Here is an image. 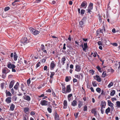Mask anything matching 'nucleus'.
<instances>
[{
    "label": "nucleus",
    "instance_id": "nucleus-1",
    "mask_svg": "<svg viewBox=\"0 0 120 120\" xmlns=\"http://www.w3.org/2000/svg\"><path fill=\"white\" fill-rule=\"evenodd\" d=\"M101 112L102 114H103L104 113V110L103 108H105L106 105V103L104 101H101Z\"/></svg>",
    "mask_w": 120,
    "mask_h": 120
},
{
    "label": "nucleus",
    "instance_id": "nucleus-2",
    "mask_svg": "<svg viewBox=\"0 0 120 120\" xmlns=\"http://www.w3.org/2000/svg\"><path fill=\"white\" fill-rule=\"evenodd\" d=\"M30 32L33 34L36 35L38 34L39 33V32L37 30H36L32 28H30Z\"/></svg>",
    "mask_w": 120,
    "mask_h": 120
},
{
    "label": "nucleus",
    "instance_id": "nucleus-3",
    "mask_svg": "<svg viewBox=\"0 0 120 120\" xmlns=\"http://www.w3.org/2000/svg\"><path fill=\"white\" fill-rule=\"evenodd\" d=\"M7 66L9 69L14 68L15 67V65L9 62L8 63Z\"/></svg>",
    "mask_w": 120,
    "mask_h": 120
},
{
    "label": "nucleus",
    "instance_id": "nucleus-4",
    "mask_svg": "<svg viewBox=\"0 0 120 120\" xmlns=\"http://www.w3.org/2000/svg\"><path fill=\"white\" fill-rule=\"evenodd\" d=\"M10 71V70L7 68L5 67L2 70V73L6 74L9 73Z\"/></svg>",
    "mask_w": 120,
    "mask_h": 120
},
{
    "label": "nucleus",
    "instance_id": "nucleus-5",
    "mask_svg": "<svg viewBox=\"0 0 120 120\" xmlns=\"http://www.w3.org/2000/svg\"><path fill=\"white\" fill-rule=\"evenodd\" d=\"M75 70L76 71L79 72L81 70V66L78 64H76L75 65Z\"/></svg>",
    "mask_w": 120,
    "mask_h": 120
},
{
    "label": "nucleus",
    "instance_id": "nucleus-6",
    "mask_svg": "<svg viewBox=\"0 0 120 120\" xmlns=\"http://www.w3.org/2000/svg\"><path fill=\"white\" fill-rule=\"evenodd\" d=\"M48 102L45 100H42L41 101L40 104L42 105H48Z\"/></svg>",
    "mask_w": 120,
    "mask_h": 120
},
{
    "label": "nucleus",
    "instance_id": "nucleus-7",
    "mask_svg": "<svg viewBox=\"0 0 120 120\" xmlns=\"http://www.w3.org/2000/svg\"><path fill=\"white\" fill-rule=\"evenodd\" d=\"M107 101L108 105L111 107L112 110H113L114 109L113 104L112 103L111 101L109 100H108Z\"/></svg>",
    "mask_w": 120,
    "mask_h": 120
},
{
    "label": "nucleus",
    "instance_id": "nucleus-8",
    "mask_svg": "<svg viewBox=\"0 0 120 120\" xmlns=\"http://www.w3.org/2000/svg\"><path fill=\"white\" fill-rule=\"evenodd\" d=\"M21 42L22 43H27L28 42V41L27 40V39L26 38H22L21 40Z\"/></svg>",
    "mask_w": 120,
    "mask_h": 120
},
{
    "label": "nucleus",
    "instance_id": "nucleus-9",
    "mask_svg": "<svg viewBox=\"0 0 120 120\" xmlns=\"http://www.w3.org/2000/svg\"><path fill=\"white\" fill-rule=\"evenodd\" d=\"M71 89L70 88V85H68L67 86V89L66 90V94L67 93H69L71 91Z\"/></svg>",
    "mask_w": 120,
    "mask_h": 120
},
{
    "label": "nucleus",
    "instance_id": "nucleus-10",
    "mask_svg": "<svg viewBox=\"0 0 120 120\" xmlns=\"http://www.w3.org/2000/svg\"><path fill=\"white\" fill-rule=\"evenodd\" d=\"M23 99L28 101H30V97L28 95H25L23 97Z\"/></svg>",
    "mask_w": 120,
    "mask_h": 120
},
{
    "label": "nucleus",
    "instance_id": "nucleus-11",
    "mask_svg": "<svg viewBox=\"0 0 120 120\" xmlns=\"http://www.w3.org/2000/svg\"><path fill=\"white\" fill-rule=\"evenodd\" d=\"M11 98L10 97H8L5 100V101L8 104L10 103L11 102Z\"/></svg>",
    "mask_w": 120,
    "mask_h": 120
},
{
    "label": "nucleus",
    "instance_id": "nucleus-12",
    "mask_svg": "<svg viewBox=\"0 0 120 120\" xmlns=\"http://www.w3.org/2000/svg\"><path fill=\"white\" fill-rule=\"evenodd\" d=\"M94 78L98 82H100L101 81V78L98 75H96L95 77H94Z\"/></svg>",
    "mask_w": 120,
    "mask_h": 120
},
{
    "label": "nucleus",
    "instance_id": "nucleus-13",
    "mask_svg": "<svg viewBox=\"0 0 120 120\" xmlns=\"http://www.w3.org/2000/svg\"><path fill=\"white\" fill-rule=\"evenodd\" d=\"M15 83V81L14 80H12L11 81L9 84V88L10 89H11L12 87Z\"/></svg>",
    "mask_w": 120,
    "mask_h": 120
},
{
    "label": "nucleus",
    "instance_id": "nucleus-14",
    "mask_svg": "<svg viewBox=\"0 0 120 120\" xmlns=\"http://www.w3.org/2000/svg\"><path fill=\"white\" fill-rule=\"evenodd\" d=\"M61 85L62 86V92L63 93L66 94V88L64 85L63 84H61Z\"/></svg>",
    "mask_w": 120,
    "mask_h": 120
},
{
    "label": "nucleus",
    "instance_id": "nucleus-15",
    "mask_svg": "<svg viewBox=\"0 0 120 120\" xmlns=\"http://www.w3.org/2000/svg\"><path fill=\"white\" fill-rule=\"evenodd\" d=\"M54 61H53L51 62L50 65V69L51 70H52L53 69L54 67L55 66V64H54Z\"/></svg>",
    "mask_w": 120,
    "mask_h": 120
},
{
    "label": "nucleus",
    "instance_id": "nucleus-16",
    "mask_svg": "<svg viewBox=\"0 0 120 120\" xmlns=\"http://www.w3.org/2000/svg\"><path fill=\"white\" fill-rule=\"evenodd\" d=\"M41 49L42 50V51L45 53H47V51L46 50H45V47L44 45L42 44L41 45Z\"/></svg>",
    "mask_w": 120,
    "mask_h": 120
},
{
    "label": "nucleus",
    "instance_id": "nucleus-17",
    "mask_svg": "<svg viewBox=\"0 0 120 120\" xmlns=\"http://www.w3.org/2000/svg\"><path fill=\"white\" fill-rule=\"evenodd\" d=\"M81 6L82 7H83L84 8H86L87 6V3L85 1L83 2L81 4Z\"/></svg>",
    "mask_w": 120,
    "mask_h": 120
},
{
    "label": "nucleus",
    "instance_id": "nucleus-18",
    "mask_svg": "<svg viewBox=\"0 0 120 120\" xmlns=\"http://www.w3.org/2000/svg\"><path fill=\"white\" fill-rule=\"evenodd\" d=\"M64 106L63 108L64 109H66L67 108V102L66 100H64V101L63 103Z\"/></svg>",
    "mask_w": 120,
    "mask_h": 120
},
{
    "label": "nucleus",
    "instance_id": "nucleus-19",
    "mask_svg": "<svg viewBox=\"0 0 120 120\" xmlns=\"http://www.w3.org/2000/svg\"><path fill=\"white\" fill-rule=\"evenodd\" d=\"M85 23V21L81 20L79 22V25L80 27H82L83 26V25Z\"/></svg>",
    "mask_w": 120,
    "mask_h": 120
},
{
    "label": "nucleus",
    "instance_id": "nucleus-20",
    "mask_svg": "<svg viewBox=\"0 0 120 120\" xmlns=\"http://www.w3.org/2000/svg\"><path fill=\"white\" fill-rule=\"evenodd\" d=\"M66 57L65 56H64L61 59V62L63 65H64L65 63V61L66 60Z\"/></svg>",
    "mask_w": 120,
    "mask_h": 120
},
{
    "label": "nucleus",
    "instance_id": "nucleus-21",
    "mask_svg": "<svg viewBox=\"0 0 120 120\" xmlns=\"http://www.w3.org/2000/svg\"><path fill=\"white\" fill-rule=\"evenodd\" d=\"M77 103L76 101L75 100H74L71 102V105L73 106H76L77 104Z\"/></svg>",
    "mask_w": 120,
    "mask_h": 120
},
{
    "label": "nucleus",
    "instance_id": "nucleus-22",
    "mask_svg": "<svg viewBox=\"0 0 120 120\" xmlns=\"http://www.w3.org/2000/svg\"><path fill=\"white\" fill-rule=\"evenodd\" d=\"M91 112L92 113H94V115L96 116L97 115V113L96 109H93L91 110Z\"/></svg>",
    "mask_w": 120,
    "mask_h": 120
},
{
    "label": "nucleus",
    "instance_id": "nucleus-23",
    "mask_svg": "<svg viewBox=\"0 0 120 120\" xmlns=\"http://www.w3.org/2000/svg\"><path fill=\"white\" fill-rule=\"evenodd\" d=\"M93 4L92 3H90V4L88 9L91 10H92L93 8Z\"/></svg>",
    "mask_w": 120,
    "mask_h": 120
},
{
    "label": "nucleus",
    "instance_id": "nucleus-24",
    "mask_svg": "<svg viewBox=\"0 0 120 120\" xmlns=\"http://www.w3.org/2000/svg\"><path fill=\"white\" fill-rule=\"evenodd\" d=\"M5 93L7 96H11L12 95V94L10 92L7 91V90L6 91Z\"/></svg>",
    "mask_w": 120,
    "mask_h": 120
},
{
    "label": "nucleus",
    "instance_id": "nucleus-25",
    "mask_svg": "<svg viewBox=\"0 0 120 120\" xmlns=\"http://www.w3.org/2000/svg\"><path fill=\"white\" fill-rule=\"evenodd\" d=\"M19 85V83L18 82H17L14 87V89L16 90H17L18 89V87Z\"/></svg>",
    "mask_w": 120,
    "mask_h": 120
},
{
    "label": "nucleus",
    "instance_id": "nucleus-26",
    "mask_svg": "<svg viewBox=\"0 0 120 120\" xmlns=\"http://www.w3.org/2000/svg\"><path fill=\"white\" fill-rule=\"evenodd\" d=\"M116 107L117 108H120V101H117L116 102Z\"/></svg>",
    "mask_w": 120,
    "mask_h": 120
},
{
    "label": "nucleus",
    "instance_id": "nucleus-27",
    "mask_svg": "<svg viewBox=\"0 0 120 120\" xmlns=\"http://www.w3.org/2000/svg\"><path fill=\"white\" fill-rule=\"evenodd\" d=\"M84 47L83 48V50L84 51L86 50V49L87 47V43H84Z\"/></svg>",
    "mask_w": 120,
    "mask_h": 120
},
{
    "label": "nucleus",
    "instance_id": "nucleus-28",
    "mask_svg": "<svg viewBox=\"0 0 120 120\" xmlns=\"http://www.w3.org/2000/svg\"><path fill=\"white\" fill-rule=\"evenodd\" d=\"M15 107V105L13 104L12 103L10 107V110L11 111H13Z\"/></svg>",
    "mask_w": 120,
    "mask_h": 120
},
{
    "label": "nucleus",
    "instance_id": "nucleus-29",
    "mask_svg": "<svg viewBox=\"0 0 120 120\" xmlns=\"http://www.w3.org/2000/svg\"><path fill=\"white\" fill-rule=\"evenodd\" d=\"M79 104L78 105V107L79 108L82 106V103L80 101H79Z\"/></svg>",
    "mask_w": 120,
    "mask_h": 120
},
{
    "label": "nucleus",
    "instance_id": "nucleus-30",
    "mask_svg": "<svg viewBox=\"0 0 120 120\" xmlns=\"http://www.w3.org/2000/svg\"><path fill=\"white\" fill-rule=\"evenodd\" d=\"M55 120H59V116L57 113H55Z\"/></svg>",
    "mask_w": 120,
    "mask_h": 120
},
{
    "label": "nucleus",
    "instance_id": "nucleus-31",
    "mask_svg": "<svg viewBox=\"0 0 120 120\" xmlns=\"http://www.w3.org/2000/svg\"><path fill=\"white\" fill-rule=\"evenodd\" d=\"M71 78V76H67L66 77L65 80L66 82H68L70 79Z\"/></svg>",
    "mask_w": 120,
    "mask_h": 120
},
{
    "label": "nucleus",
    "instance_id": "nucleus-32",
    "mask_svg": "<svg viewBox=\"0 0 120 120\" xmlns=\"http://www.w3.org/2000/svg\"><path fill=\"white\" fill-rule=\"evenodd\" d=\"M110 110V109L109 107H108L107 109H106L105 111V113L108 114V113L109 112Z\"/></svg>",
    "mask_w": 120,
    "mask_h": 120
},
{
    "label": "nucleus",
    "instance_id": "nucleus-33",
    "mask_svg": "<svg viewBox=\"0 0 120 120\" xmlns=\"http://www.w3.org/2000/svg\"><path fill=\"white\" fill-rule=\"evenodd\" d=\"M17 57H18L16 54L15 53H14V59L15 61H16L17 60Z\"/></svg>",
    "mask_w": 120,
    "mask_h": 120
},
{
    "label": "nucleus",
    "instance_id": "nucleus-34",
    "mask_svg": "<svg viewBox=\"0 0 120 120\" xmlns=\"http://www.w3.org/2000/svg\"><path fill=\"white\" fill-rule=\"evenodd\" d=\"M115 91L114 90H113L111 92L110 95L111 96H113L115 94Z\"/></svg>",
    "mask_w": 120,
    "mask_h": 120
},
{
    "label": "nucleus",
    "instance_id": "nucleus-35",
    "mask_svg": "<svg viewBox=\"0 0 120 120\" xmlns=\"http://www.w3.org/2000/svg\"><path fill=\"white\" fill-rule=\"evenodd\" d=\"M106 72L105 71H104L102 73V77L103 78L105 77L106 76Z\"/></svg>",
    "mask_w": 120,
    "mask_h": 120
},
{
    "label": "nucleus",
    "instance_id": "nucleus-36",
    "mask_svg": "<svg viewBox=\"0 0 120 120\" xmlns=\"http://www.w3.org/2000/svg\"><path fill=\"white\" fill-rule=\"evenodd\" d=\"M29 110V108L27 107L25 108L24 109V112L26 113Z\"/></svg>",
    "mask_w": 120,
    "mask_h": 120
},
{
    "label": "nucleus",
    "instance_id": "nucleus-37",
    "mask_svg": "<svg viewBox=\"0 0 120 120\" xmlns=\"http://www.w3.org/2000/svg\"><path fill=\"white\" fill-rule=\"evenodd\" d=\"M96 68L98 69V70L100 72H102V71L101 70V69L100 68V67L98 66L96 67Z\"/></svg>",
    "mask_w": 120,
    "mask_h": 120
},
{
    "label": "nucleus",
    "instance_id": "nucleus-38",
    "mask_svg": "<svg viewBox=\"0 0 120 120\" xmlns=\"http://www.w3.org/2000/svg\"><path fill=\"white\" fill-rule=\"evenodd\" d=\"M92 84L93 86L94 87L96 86L97 85L96 83V82L95 81H93L92 82Z\"/></svg>",
    "mask_w": 120,
    "mask_h": 120
},
{
    "label": "nucleus",
    "instance_id": "nucleus-39",
    "mask_svg": "<svg viewBox=\"0 0 120 120\" xmlns=\"http://www.w3.org/2000/svg\"><path fill=\"white\" fill-rule=\"evenodd\" d=\"M79 114V112H77L74 114V116H75V119L77 118L78 117V116Z\"/></svg>",
    "mask_w": 120,
    "mask_h": 120
},
{
    "label": "nucleus",
    "instance_id": "nucleus-40",
    "mask_svg": "<svg viewBox=\"0 0 120 120\" xmlns=\"http://www.w3.org/2000/svg\"><path fill=\"white\" fill-rule=\"evenodd\" d=\"M47 110L49 113H51L52 112V109L51 108L48 107L47 108Z\"/></svg>",
    "mask_w": 120,
    "mask_h": 120
},
{
    "label": "nucleus",
    "instance_id": "nucleus-41",
    "mask_svg": "<svg viewBox=\"0 0 120 120\" xmlns=\"http://www.w3.org/2000/svg\"><path fill=\"white\" fill-rule=\"evenodd\" d=\"M89 72L92 75H93L94 74V72L93 70L91 69L89 71Z\"/></svg>",
    "mask_w": 120,
    "mask_h": 120
},
{
    "label": "nucleus",
    "instance_id": "nucleus-42",
    "mask_svg": "<svg viewBox=\"0 0 120 120\" xmlns=\"http://www.w3.org/2000/svg\"><path fill=\"white\" fill-rule=\"evenodd\" d=\"M4 82H3L1 83L0 84V86L1 88L2 89H3L4 88Z\"/></svg>",
    "mask_w": 120,
    "mask_h": 120
},
{
    "label": "nucleus",
    "instance_id": "nucleus-43",
    "mask_svg": "<svg viewBox=\"0 0 120 120\" xmlns=\"http://www.w3.org/2000/svg\"><path fill=\"white\" fill-rule=\"evenodd\" d=\"M113 84V83L112 82H110L108 85V88H109L111 86H112Z\"/></svg>",
    "mask_w": 120,
    "mask_h": 120
},
{
    "label": "nucleus",
    "instance_id": "nucleus-44",
    "mask_svg": "<svg viewBox=\"0 0 120 120\" xmlns=\"http://www.w3.org/2000/svg\"><path fill=\"white\" fill-rule=\"evenodd\" d=\"M96 91L98 93H100L101 92V89L100 88L98 87L96 89Z\"/></svg>",
    "mask_w": 120,
    "mask_h": 120
},
{
    "label": "nucleus",
    "instance_id": "nucleus-45",
    "mask_svg": "<svg viewBox=\"0 0 120 120\" xmlns=\"http://www.w3.org/2000/svg\"><path fill=\"white\" fill-rule=\"evenodd\" d=\"M55 74V73L54 72H52L51 73V74L50 76V78H52L53 77V76Z\"/></svg>",
    "mask_w": 120,
    "mask_h": 120
},
{
    "label": "nucleus",
    "instance_id": "nucleus-46",
    "mask_svg": "<svg viewBox=\"0 0 120 120\" xmlns=\"http://www.w3.org/2000/svg\"><path fill=\"white\" fill-rule=\"evenodd\" d=\"M18 1H19L18 0H15L14 2L12 3V5L13 6H14L16 4V3Z\"/></svg>",
    "mask_w": 120,
    "mask_h": 120
},
{
    "label": "nucleus",
    "instance_id": "nucleus-47",
    "mask_svg": "<svg viewBox=\"0 0 120 120\" xmlns=\"http://www.w3.org/2000/svg\"><path fill=\"white\" fill-rule=\"evenodd\" d=\"M87 107L86 105H85L84 106L83 110L84 111H87Z\"/></svg>",
    "mask_w": 120,
    "mask_h": 120
},
{
    "label": "nucleus",
    "instance_id": "nucleus-48",
    "mask_svg": "<svg viewBox=\"0 0 120 120\" xmlns=\"http://www.w3.org/2000/svg\"><path fill=\"white\" fill-rule=\"evenodd\" d=\"M10 8L9 7H5L4 9V10L5 11H7L9 10Z\"/></svg>",
    "mask_w": 120,
    "mask_h": 120
},
{
    "label": "nucleus",
    "instance_id": "nucleus-49",
    "mask_svg": "<svg viewBox=\"0 0 120 120\" xmlns=\"http://www.w3.org/2000/svg\"><path fill=\"white\" fill-rule=\"evenodd\" d=\"M85 12V10L83 9H82L81 10V14L83 15L84 13Z\"/></svg>",
    "mask_w": 120,
    "mask_h": 120
},
{
    "label": "nucleus",
    "instance_id": "nucleus-50",
    "mask_svg": "<svg viewBox=\"0 0 120 120\" xmlns=\"http://www.w3.org/2000/svg\"><path fill=\"white\" fill-rule=\"evenodd\" d=\"M80 75H75V78H77L79 79L80 78Z\"/></svg>",
    "mask_w": 120,
    "mask_h": 120
},
{
    "label": "nucleus",
    "instance_id": "nucleus-51",
    "mask_svg": "<svg viewBox=\"0 0 120 120\" xmlns=\"http://www.w3.org/2000/svg\"><path fill=\"white\" fill-rule=\"evenodd\" d=\"M13 98L14 101H16L17 100V97L15 96H14L13 97Z\"/></svg>",
    "mask_w": 120,
    "mask_h": 120
},
{
    "label": "nucleus",
    "instance_id": "nucleus-52",
    "mask_svg": "<svg viewBox=\"0 0 120 120\" xmlns=\"http://www.w3.org/2000/svg\"><path fill=\"white\" fill-rule=\"evenodd\" d=\"M30 82V79H29L27 81V83L29 85Z\"/></svg>",
    "mask_w": 120,
    "mask_h": 120
},
{
    "label": "nucleus",
    "instance_id": "nucleus-53",
    "mask_svg": "<svg viewBox=\"0 0 120 120\" xmlns=\"http://www.w3.org/2000/svg\"><path fill=\"white\" fill-rule=\"evenodd\" d=\"M100 33V31L99 29L97 31V36H98L99 35V34Z\"/></svg>",
    "mask_w": 120,
    "mask_h": 120
},
{
    "label": "nucleus",
    "instance_id": "nucleus-54",
    "mask_svg": "<svg viewBox=\"0 0 120 120\" xmlns=\"http://www.w3.org/2000/svg\"><path fill=\"white\" fill-rule=\"evenodd\" d=\"M78 81V80L75 78H74L73 79V82L74 83L77 82Z\"/></svg>",
    "mask_w": 120,
    "mask_h": 120
},
{
    "label": "nucleus",
    "instance_id": "nucleus-55",
    "mask_svg": "<svg viewBox=\"0 0 120 120\" xmlns=\"http://www.w3.org/2000/svg\"><path fill=\"white\" fill-rule=\"evenodd\" d=\"M98 16H99V20L100 22H101V18L100 16V15H98Z\"/></svg>",
    "mask_w": 120,
    "mask_h": 120
},
{
    "label": "nucleus",
    "instance_id": "nucleus-56",
    "mask_svg": "<svg viewBox=\"0 0 120 120\" xmlns=\"http://www.w3.org/2000/svg\"><path fill=\"white\" fill-rule=\"evenodd\" d=\"M66 45V44L65 43H64V44L63 47V49L65 50L66 49V47L65 46Z\"/></svg>",
    "mask_w": 120,
    "mask_h": 120
},
{
    "label": "nucleus",
    "instance_id": "nucleus-57",
    "mask_svg": "<svg viewBox=\"0 0 120 120\" xmlns=\"http://www.w3.org/2000/svg\"><path fill=\"white\" fill-rule=\"evenodd\" d=\"M98 44L99 45H102V43L100 41H99L98 42Z\"/></svg>",
    "mask_w": 120,
    "mask_h": 120
},
{
    "label": "nucleus",
    "instance_id": "nucleus-58",
    "mask_svg": "<svg viewBox=\"0 0 120 120\" xmlns=\"http://www.w3.org/2000/svg\"><path fill=\"white\" fill-rule=\"evenodd\" d=\"M72 96V94H70L68 95V98H70Z\"/></svg>",
    "mask_w": 120,
    "mask_h": 120
},
{
    "label": "nucleus",
    "instance_id": "nucleus-59",
    "mask_svg": "<svg viewBox=\"0 0 120 120\" xmlns=\"http://www.w3.org/2000/svg\"><path fill=\"white\" fill-rule=\"evenodd\" d=\"M91 90V91L93 92H94V90L93 88L92 87H91L90 88Z\"/></svg>",
    "mask_w": 120,
    "mask_h": 120
},
{
    "label": "nucleus",
    "instance_id": "nucleus-60",
    "mask_svg": "<svg viewBox=\"0 0 120 120\" xmlns=\"http://www.w3.org/2000/svg\"><path fill=\"white\" fill-rule=\"evenodd\" d=\"M47 67L46 66H45L44 68V70H47Z\"/></svg>",
    "mask_w": 120,
    "mask_h": 120
},
{
    "label": "nucleus",
    "instance_id": "nucleus-61",
    "mask_svg": "<svg viewBox=\"0 0 120 120\" xmlns=\"http://www.w3.org/2000/svg\"><path fill=\"white\" fill-rule=\"evenodd\" d=\"M70 68L71 69H73V65L72 64H71L70 66Z\"/></svg>",
    "mask_w": 120,
    "mask_h": 120
},
{
    "label": "nucleus",
    "instance_id": "nucleus-62",
    "mask_svg": "<svg viewBox=\"0 0 120 120\" xmlns=\"http://www.w3.org/2000/svg\"><path fill=\"white\" fill-rule=\"evenodd\" d=\"M86 18L85 17H84L83 18L82 20L83 21H85H85H86Z\"/></svg>",
    "mask_w": 120,
    "mask_h": 120
},
{
    "label": "nucleus",
    "instance_id": "nucleus-63",
    "mask_svg": "<svg viewBox=\"0 0 120 120\" xmlns=\"http://www.w3.org/2000/svg\"><path fill=\"white\" fill-rule=\"evenodd\" d=\"M112 32L113 33H115L116 32V30L114 28L112 29Z\"/></svg>",
    "mask_w": 120,
    "mask_h": 120
},
{
    "label": "nucleus",
    "instance_id": "nucleus-64",
    "mask_svg": "<svg viewBox=\"0 0 120 120\" xmlns=\"http://www.w3.org/2000/svg\"><path fill=\"white\" fill-rule=\"evenodd\" d=\"M91 9H88L86 10L87 11V13H90V12L91 11Z\"/></svg>",
    "mask_w": 120,
    "mask_h": 120
}]
</instances>
